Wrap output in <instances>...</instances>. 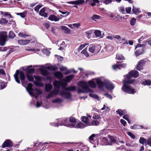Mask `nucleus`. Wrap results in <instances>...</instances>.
<instances>
[{"label":"nucleus","mask_w":151,"mask_h":151,"mask_svg":"<svg viewBox=\"0 0 151 151\" xmlns=\"http://www.w3.org/2000/svg\"><path fill=\"white\" fill-rule=\"evenodd\" d=\"M52 88V86L50 84H48L45 85V90L46 92H49Z\"/></svg>","instance_id":"28"},{"label":"nucleus","mask_w":151,"mask_h":151,"mask_svg":"<svg viewBox=\"0 0 151 151\" xmlns=\"http://www.w3.org/2000/svg\"><path fill=\"white\" fill-rule=\"evenodd\" d=\"M127 65L126 63H121V62L119 61L117 62L116 64L112 65V68L115 70H116L117 69H120L122 68H125Z\"/></svg>","instance_id":"6"},{"label":"nucleus","mask_w":151,"mask_h":151,"mask_svg":"<svg viewBox=\"0 0 151 151\" xmlns=\"http://www.w3.org/2000/svg\"><path fill=\"white\" fill-rule=\"evenodd\" d=\"M17 14L20 16L22 18H24L26 15V12L24 11L22 13H17Z\"/></svg>","instance_id":"42"},{"label":"nucleus","mask_w":151,"mask_h":151,"mask_svg":"<svg viewBox=\"0 0 151 151\" xmlns=\"http://www.w3.org/2000/svg\"><path fill=\"white\" fill-rule=\"evenodd\" d=\"M114 19L117 22H119V20L122 19V17H120L119 16H117L114 17Z\"/></svg>","instance_id":"63"},{"label":"nucleus","mask_w":151,"mask_h":151,"mask_svg":"<svg viewBox=\"0 0 151 151\" xmlns=\"http://www.w3.org/2000/svg\"><path fill=\"white\" fill-rule=\"evenodd\" d=\"M122 89L124 92L129 94H133L136 92L135 89L129 85H123Z\"/></svg>","instance_id":"3"},{"label":"nucleus","mask_w":151,"mask_h":151,"mask_svg":"<svg viewBox=\"0 0 151 151\" xmlns=\"http://www.w3.org/2000/svg\"><path fill=\"white\" fill-rule=\"evenodd\" d=\"M61 29L63 30L64 32L66 34H69L71 30L68 27L65 26H62L60 27Z\"/></svg>","instance_id":"18"},{"label":"nucleus","mask_w":151,"mask_h":151,"mask_svg":"<svg viewBox=\"0 0 151 151\" xmlns=\"http://www.w3.org/2000/svg\"><path fill=\"white\" fill-rule=\"evenodd\" d=\"M146 61L144 60H140L138 63V64L136 67V69L138 70H142L143 68V66H144Z\"/></svg>","instance_id":"12"},{"label":"nucleus","mask_w":151,"mask_h":151,"mask_svg":"<svg viewBox=\"0 0 151 151\" xmlns=\"http://www.w3.org/2000/svg\"><path fill=\"white\" fill-rule=\"evenodd\" d=\"M32 66L31 65L29 67H28L26 70V72L27 73H33L35 71V69L34 68H30V67H32Z\"/></svg>","instance_id":"29"},{"label":"nucleus","mask_w":151,"mask_h":151,"mask_svg":"<svg viewBox=\"0 0 151 151\" xmlns=\"http://www.w3.org/2000/svg\"><path fill=\"white\" fill-rule=\"evenodd\" d=\"M81 120L83 122L87 124H88L89 123V120L88 119V117L86 116L82 117Z\"/></svg>","instance_id":"38"},{"label":"nucleus","mask_w":151,"mask_h":151,"mask_svg":"<svg viewBox=\"0 0 151 151\" xmlns=\"http://www.w3.org/2000/svg\"><path fill=\"white\" fill-rule=\"evenodd\" d=\"M81 53L83 54L86 57H87L89 56V55L87 51V48L83 49L81 52Z\"/></svg>","instance_id":"45"},{"label":"nucleus","mask_w":151,"mask_h":151,"mask_svg":"<svg viewBox=\"0 0 151 151\" xmlns=\"http://www.w3.org/2000/svg\"><path fill=\"white\" fill-rule=\"evenodd\" d=\"M43 6L42 4H39L36 6L34 8L35 11L37 12H39V9Z\"/></svg>","instance_id":"43"},{"label":"nucleus","mask_w":151,"mask_h":151,"mask_svg":"<svg viewBox=\"0 0 151 151\" xmlns=\"http://www.w3.org/2000/svg\"><path fill=\"white\" fill-rule=\"evenodd\" d=\"M116 59L119 60H121L125 59V58L122 55H116Z\"/></svg>","instance_id":"34"},{"label":"nucleus","mask_w":151,"mask_h":151,"mask_svg":"<svg viewBox=\"0 0 151 151\" xmlns=\"http://www.w3.org/2000/svg\"><path fill=\"white\" fill-rule=\"evenodd\" d=\"M89 96L92 98H93L95 99H97L99 100V97L96 94L90 93L89 94Z\"/></svg>","instance_id":"41"},{"label":"nucleus","mask_w":151,"mask_h":151,"mask_svg":"<svg viewBox=\"0 0 151 151\" xmlns=\"http://www.w3.org/2000/svg\"><path fill=\"white\" fill-rule=\"evenodd\" d=\"M139 142L143 145L145 144L146 145L147 144V139L144 137H141L139 139Z\"/></svg>","instance_id":"25"},{"label":"nucleus","mask_w":151,"mask_h":151,"mask_svg":"<svg viewBox=\"0 0 151 151\" xmlns=\"http://www.w3.org/2000/svg\"><path fill=\"white\" fill-rule=\"evenodd\" d=\"M16 36L15 34L12 31H10L9 33V37L12 39H14Z\"/></svg>","instance_id":"37"},{"label":"nucleus","mask_w":151,"mask_h":151,"mask_svg":"<svg viewBox=\"0 0 151 151\" xmlns=\"http://www.w3.org/2000/svg\"><path fill=\"white\" fill-rule=\"evenodd\" d=\"M135 82V79H124L123 81V85H128L133 83Z\"/></svg>","instance_id":"16"},{"label":"nucleus","mask_w":151,"mask_h":151,"mask_svg":"<svg viewBox=\"0 0 151 151\" xmlns=\"http://www.w3.org/2000/svg\"><path fill=\"white\" fill-rule=\"evenodd\" d=\"M136 19L134 18H133L130 21V24L132 26L134 25L136 23Z\"/></svg>","instance_id":"47"},{"label":"nucleus","mask_w":151,"mask_h":151,"mask_svg":"<svg viewBox=\"0 0 151 151\" xmlns=\"http://www.w3.org/2000/svg\"><path fill=\"white\" fill-rule=\"evenodd\" d=\"M96 82L98 88L100 89H102L104 86L106 89L109 90H113L114 88L113 83L108 80H105L103 82L100 79H97Z\"/></svg>","instance_id":"1"},{"label":"nucleus","mask_w":151,"mask_h":151,"mask_svg":"<svg viewBox=\"0 0 151 151\" xmlns=\"http://www.w3.org/2000/svg\"><path fill=\"white\" fill-rule=\"evenodd\" d=\"M141 84L144 85L151 86V81L150 80H147L142 82Z\"/></svg>","instance_id":"32"},{"label":"nucleus","mask_w":151,"mask_h":151,"mask_svg":"<svg viewBox=\"0 0 151 151\" xmlns=\"http://www.w3.org/2000/svg\"><path fill=\"white\" fill-rule=\"evenodd\" d=\"M52 92L54 95H57L58 92V90L56 88L53 90Z\"/></svg>","instance_id":"62"},{"label":"nucleus","mask_w":151,"mask_h":151,"mask_svg":"<svg viewBox=\"0 0 151 151\" xmlns=\"http://www.w3.org/2000/svg\"><path fill=\"white\" fill-rule=\"evenodd\" d=\"M14 76L16 81L18 83H20L19 79L21 81L22 84L23 86L24 83H27V81L25 80V76L23 71H19V70H17L16 73L14 75Z\"/></svg>","instance_id":"2"},{"label":"nucleus","mask_w":151,"mask_h":151,"mask_svg":"<svg viewBox=\"0 0 151 151\" xmlns=\"http://www.w3.org/2000/svg\"><path fill=\"white\" fill-rule=\"evenodd\" d=\"M63 101V100L60 98H57L54 100L52 102L53 103H60L62 102Z\"/></svg>","instance_id":"46"},{"label":"nucleus","mask_w":151,"mask_h":151,"mask_svg":"<svg viewBox=\"0 0 151 151\" xmlns=\"http://www.w3.org/2000/svg\"><path fill=\"white\" fill-rule=\"evenodd\" d=\"M18 35L22 37L25 38L26 37H28L29 36L27 35L23 34V32H20L18 33Z\"/></svg>","instance_id":"50"},{"label":"nucleus","mask_w":151,"mask_h":151,"mask_svg":"<svg viewBox=\"0 0 151 151\" xmlns=\"http://www.w3.org/2000/svg\"><path fill=\"white\" fill-rule=\"evenodd\" d=\"M126 76V79H131V78L132 77H133L132 75L130 73V72L128 74L124 76Z\"/></svg>","instance_id":"60"},{"label":"nucleus","mask_w":151,"mask_h":151,"mask_svg":"<svg viewBox=\"0 0 151 151\" xmlns=\"http://www.w3.org/2000/svg\"><path fill=\"white\" fill-rule=\"evenodd\" d=\"M4 16L5 17L7 16L8 18H13V17L11 14L9 12H5L4 13Z\"/></svg>","instance_id":"44"},{"label":"nucleus","mask_w":151,"mask_h":151,"mask_svg":"<svg viewBox=\"0 0 151 151\" xmlns=\"http://www.w3.org/2000/svg\"><path fill=\"white\" fill-rule=\"evenodd\" d=\"M94 34L96 36L100 37L101 35V32L98 30H96L95 31Z\"/></svg>","instance_id":"52"},{"label":"nucleus","mask_w":151,"mask_h":151,"mask_svg":"<svg viewBox=\"0 0 151 151\" xmlns=\"http://www.w3.org/2000/svg\"><path fill=\"white\" fill-rule=\"evenodd\" d=\"M52 92L54 95H57L58 92V90L56 88L53 90Z\"/></svg>","instance_id":"61"},{"label":"nucleus","mask_w":151,"mask_h":151,"mask_svg":"<svg viewBox=\"0 0 151 151\" xmlns=\"http://www.w3.org/2000/svg\"><path fill=\"white\" fill-rule=\"evenodd\" d=\"M88 45V44L85 43V44H82L79 47V50H81L83 48H84L86 46V45Z\"/></svg>","instance_id":"59"},{"label":"nucleus","mask_w":151,"mask_h":151,"mask_svg":"<svg viewBox=\"0 0 151 151\" xmlns=\"http://www.w3.org/2000/svg\"><path fill=\"white\" fill-rule=\"evenodd\" d=\"M8 22V21L6 19L1 18L0 19V24H6Z\"/></svg>","instance_id":"40"},{"label":"nucleus","mask_w":151,"mask_h":151,"mask_svg":"<svg viewBox=\"0 0 151 151\" xmlns=\"http://www.w3.org/2000/svg\"><path fill=\"white\" fill-rule=\"evenodd\" d=\"M76 89V87L75 86H71L68 87H66L65 88V90L69 91H75Z\"/></svg>","instance_id":"30"},{"label":"nucleus","mask_w":151,"mask_h":151,"mask_svg":"<svg viewBox=\"0 0 151 151\" xmlns=\"http://www.w3.org/2000/svg\"><path fill=\"white\" fill-rule=\"evenodd\" d=\"M147 145L151 147V137L147 139Z\"/></svg>","instance_id":"64"},{"label":"nucleus","mask_w":151,"mask_h":151,"mask_svg":"<svg viewBox=\"0 0 151 151\" xmlns=\"http://www.w3.org/2000/svg\"><path fill=\"white\" fill-rule=\"evenodd\" d=\"M30 42L29 40H20L18 41V43L22 45H26Z\"/></svg>","instance_id":"17"},{"label":"nucleus","mask_w":151,"mask_h":151,"mask_svg":"<svg viewBox=\"0 0 151 151\" xmlns=\"http://www.w3.org/2000/svg\"><path fill=\"white\" fill-rule=\"evenodd\" d=\"M85 2L84 0H77L76 1H68L67 3L69 4H76L77 5H80L83 4Z\"/></svg>","instance_id":"14"},{"label":"nucleus","mask_w":151,"mask_h":151,"mask_svg":"<svg viewBox=\"0 0 151 151\" xmlns=\"http://www.w3.org/2000/svg\"><path fill=\"white\" fill-rule=\"evenodd\" d=\"M101 1L99 0H86V2L89 5H90L92 7L96 5L97 4V6H99L101 4L100 3Z\"/></svg>","instance_id":"9"},{"label":"nucleus","mask_w":151,"mask_h":151,"mask_svg":"<svg viewBox=\"0 0 151 151\" xmlns=\"http://www.w3.org/2000/svg\"><path fill=\"white\" fill-rule=\"evenodd\" d=\"M74 76L73 75H71L66 77L65 79V81L66 82H69L74 78Z\"/></svg>","instance_id":"27"},{"label":"nucleus","mask_w":151,"mask_h":151,"mask_svg":"<svg viewBox=\"0 0 151 151\" xmlns=\"http://www.w3.org/2000/svg\"><path fill=\"white\" fill-rule=\"evenodd\" d=\"M48 19L52 21L57 22L59 20V18L54 15H51L48 18Z\"/></svg>","instance_id":"22"},{"label":"nucleus","mask_w":151,"mask_h":151,"mask_svg":"<svg viewBox=\"0 0 151 151\" xmlns=\"http://www.w3.org/2000/svg\"><path fill=\"white\" fill-rule=\"evenodd\" d=\"M40 70L42 75L45 76H47L49 74V72L46 70L44 69H41Z\"/></svg>","instance_id":"26"},{"label":"nucleus","mask_w":151,"mask_h":151,"mask_svg":"<svg viewBox=\"0 0 151 151\" xmlns=\"http://www.w3.org/2000/svg\"><path fill=\"white\" fill-rule=\"evenodd\" d=\"M7 32L5 31L2 32L0 33V45L4 46L7 40Z\"/></svg>","instance_id":"4"},{"label":"nucleus","mask_w":151,"mask_h":151,"mask_svg":"<svg viewBox=\"0 0 151 151\" xmlns=\"http://www.w3.org/2000/svg\"><path fill=\"white\" fill-rule=\"evenodd\" d=\"M130 128L132 129H142L143 128V127L141 125L135 124L133 126H131Z\"/></svg>","instance_id":"31"},{"label":"nucleus","mask_w":151,"mask_h":151,"mask_svg":"<svg viewBox=\"0 0 151 151\" xmlns=\"http://www.w3.org/2000/svg\"><path fill=\"white\" fill-rule=\"evenodd\" d=\"M54 87L55 88L58 89L60 86H62V88H63L67 85V84L65 83H62L60 81H55L53 83Z\"/></svg>","instance_id":"7"},{"label":"nucleus","mask_w":151,"mask_h":151,"mask_svg":"<svg viewBox=\"0 0 151 151\" xmlns=\"http://www.w3.org/2000/svg\"><path fill=\"white\" fill-rule=\"evenodd\" d=\"M133 77L137 78L139 76V72L136 70H132L130 72Z\"/></svg>","instance_id":"23"},{"label":"nucleus","mask_w":151,"mask_h":151,"mask_svg":"<svg viewBox=\"0 0 151 151\" xmlns=\"http://www.w3.org/2000/svg\"><path fill=\"white\" fill-rule=\"evenodd\" d=\"M60 93L61 96L65 99H68L71 97L70 93L69 92H66L65 90L61 91Z\"/></svg>","instance_id":"11"},{"label":"nucleus","mask_w":151,"mask_h":151,"mask_svg":"<svg viewBox=\"0 0 151 151\" xmlns=\"http://www.w3.org/2000/svg\"><path fill=\"white\" fill-rule=\"evenodd\" d=\"M5 87V85L4 82L0 83V89H2Z\"/></svg>","instance_id":"56"},{"label":"nucleus","mask_w":151,"mask_h":151,"mask_svg":"<svg viewBox=\"0 0 151 151\" xmlns=\"http://www.w3.org/2000/svg\"><path fill=\"white\" fill-rule=\"evenodd\" d=\"M132 10L133 12L135 14L139 13H140L139 9L138 8H136L134 6H133Z\"/></svg>","instance_id":"48"},{"label":"nucleus","mask_w":151,"mask_h":151,"mask_svg":"<svg viewBox=\"0 0 151 151\" xmlns=\"http://www.w3.org/2000/svg\"><path fill=\"white\" fill-rule=\"evenodd\" d=\"M86 125L82 123H78L77 125H76L74 124H72L71 127H74L77 128H84Z\"/></svg>","instance_id":"15"},{"label":"nucleus","mask_w":151,"mask_h":151,"mask_svg":"<svg viewBox=\"0 0 151 151\" xmlns=\"http://www.w3.org/2000/svg\"><path fill=\"white\" fill-rule=\"evenodd\" d=\"M78 85L81 87L83 90H86L89 91V92H93L92 90L87 86L86 82L82 81H80L78 83Z\"/></svg>","instance_id":"10"},{"label":"nucleus","mask_w":151,"mask_h":151,"mask_svg":"<svg viewBox=\"0 0 151 151\" xmlns=\"http://www.w3.org/2000/svg\"><path fill=\"white\" fill-rule=\"evenodd\" d=\"M127 134L132 139H134L135 138V136L132 133L130 132H128Z\"/></svg>","instance_id":"54"},{"label":"nucleus","mask_w":151,"mask_h":151,"mask_svg":"<svg viewBox=\"0 0 151 151\" xmlns=\"http://www.w3.org/2000/svg\"><path fill=\"white\" fill-rule=\"evenodd\" d=\"M27 91L28 92H29V94L31 96H34V93L33 92V91L32 89H28V88H27Z\"/></svg>","instance_id":"55"},{"label":"nucleus","mask_w":151,"mask_h":151,"mask_svg":"<svg viewBox=\"0 0 151 151\" xmlns=\"http://www.w3.org/2000/svg\"><path fill=\"white\" fill-rule=\"evenodd\" d=\"M99 123V121L97 120L93 121L92 122V125H98Z\"/></svg>","instance_id":"58"},{"label":"nucleus","mask_w":151,"mask_h":151,"mask_svg":"<svg viewBox=\"0 0 151 151\" xmlns=\"http://www.w3.org/2000/svg\"><path fill=\"white\" fill-rule=\"evenodd\" d=\"M88 50L91 53L94 52L95 53H97L100 50L99 47L93 45L92 44L90 45Z\"/></svg>","instance_id":"8"},{"label":"nucleus","mask_w":151,"mask_h":151,"mask_svg":"<svg viewBox=\"0 0 151 151\" xmlns=\"http://www.w3.org/2000/svg\"><path fill=\"white\" fill-rule=\"evenodd\" d=\"M13 145V143L9 139H7L2 144L1 147L3 148L5 147H11Z\"/></svg>","instance_id":"13"},{"label":"nucleus","mask_w":151,"mask_h":151,"mask_svg":"<svg viewBox=\"0 0 151 151\" xmlns=\"http://www.w3.org/2000/svg\"><path fill=\"white\" fill-rule=\"evenodd\" d=\"M39 14L40 16L45 17H48L47 14L45 12V9L44 8L40 10Z\"/></svg>","instance_id":"19"},{"label":"nucleus","mask_w":151,"mask_h":151,"mask_svg":"<svg viewBox=\"0 0 151 151\" xmlns=\"http://www.w3.org/2000/svg\"><path fill=\"white\" fill-rule=\"evenodd\" d=\"M102 141L106 144H109V141L108 139L105 137H103L102 138Z\"/></svg>","instance_id":"57"},{"label":"nucleus","mask_w":151,"mask_h":151,"mask_svg":"<svg viewBox=\"0 0 151 151\" xmlns=\"http://www.w3.org/2000/svg\"><path fill=\"white\" fill-rule=\"evenodd\" d=\"M76 119L74 117L71 116L69 118V121L71 122L75 123L76 122Z\"/></svg>","instance_id":"53"},{"label":"nucleus","mask_w":151,"mask_h":151,"mask_svg":"<svg viewBox=\"0 0 151 151\" xmlns=\"http://www.w3.org/2000/svg\"><path fill=\"white\" fill-rule=\"evenodd\" d=\"M143 49L142 48H139L135 52V54L136 57L139 56L144 53Z\"/></svg>","instance_id":"20"},{"label":"nucleus","mask_w":151,"mask_h":151,"mask_svg":"<svg viewBox=\"0 0 151 151\" xmlns=\"http://www.w3.org/2000/svg\"><path fill=\"white\" fill-rule=\"evenodd\" d=\"M90 92H89V91H88V90L83 89L82 90L81 89H79L78 91V93H87Z\"/></svg>","instance_id":"49"},{"label":"nucleus","mask_w":151,"mask_h":151,"mask_svg":"<svg viewBox=\"0 0 151 151\" xmlns=\"http://www.w3.org/2000/svg\"><path fill=\"white\" fill-rule=\"evenodd\" d=\"M89 84L91 87L92 88H95L96 86V83L92 81H90L89 82Z\"/></svg>","instance_id":"51"},{"label":"nucleus","mask_w":151,"mask_h":151,"mask_svg":"<svg viewBox=\"0 0 151 151\" xmlns=\"http://www.w3.org/2000/svg\"><path fill=\"white\" fill-rule=\"evenodd\" d=\"M108 136L110 139V142H111V143H116V141L115 137L110 135H109Z\"/></svg>","instance_id":"35"},{"label":"nucleus","mask_w":151,"mask_h":151,"mask_svg":"<svg viewBox=\"0 0 151 151\" xmlns=\"http://www.w3.org/2000/svg\"><path fill=\"white\" fill-rule=\"evenodd\" d=\"M116 113L122 116L127 113L126 111L125 110H122L121 109H118L116 111Z\"/></svg>","instance_id":"24"},{"label":"nucleus","mask_w":151,"mask_h":151,"mask_svg":"<svg viewBox=\"0 0 151 151\" xmlns=\"http://www.w3.org/2000/svg\"><path fill=\"white\" fill-rule=\"evenodd\" d=\"M27 79L30 81L32 82L34 80L33 77L30 74H27Z\"/></svg>","instance_id":"39"},{"label":"nucleus","mask_w":151,"mask_h":151,"mask_svg":"<svg viewBox=\"0 0 151 151\" xmlns=\"http://www.w3.org/2000/svg\"><path fill=\"white\" fill-rule=\"evenodd\" d=\"M100 1H101L100 2V3L101 4V5H102V2L105 4L107 5L111 3L112 1L111 0H101Z\"/></svg>","instance_id":"36"},{"label":"nucleus","mask_w":151,"mask_h":151,"mask_svg":"<svg viewBox=\"0 0 151 151\" xmlns=\"http://www.w3.org/2000/svg\"><path fill=\"white\" fill-rule=\"evenodd\" d=\"M60 123H54V126L55 127H58L59 125H64L66 126L67 127H71V125L72 124H70L68 122V119L67 118H65V119H60Z\"/></svg>","instance_id":"5"},{"label":"nucleus","mask_w":151,"mask_h":151,"mask_svg":"<svg viewBox=\"0 0 151 151\" xmlns=\"http://www.w3.org/2000/svg\"><path fill=\"white\" fill-rule=\"evenodd\" d=\"M91 19L92 20L96 21L97 19H101V17L99 15L94 14L92 16Z\"/></svg>","instance_id":"33"},{"label":"nucleus","mask_w":151,"mask_h":151,"mask_svg":"<svg viewBox=\"0 0 151 151\" xmlns=\"http://www.w3.org/2000/svg\"><path fill=\"white\" fill-rule=\"evenodd\" d=\"M55 76L58 79H61L63 77L62 73L59 71H57L54 73Z\"/></svg>","instance_id":"21"}]
</instances>
